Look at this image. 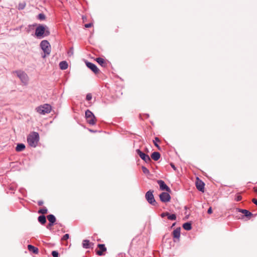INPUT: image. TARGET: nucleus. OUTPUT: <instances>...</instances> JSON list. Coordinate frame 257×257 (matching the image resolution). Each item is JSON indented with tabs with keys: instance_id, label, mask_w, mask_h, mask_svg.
Here are the masks:
<instances>
[{
	"instance_id": "obj_17",
	"label": "nucleus",
	"mask_w": 257,
	"mask_h": 257,
	"mask_svg": "<svg viewBox=\"0 0 257 257\" xmlns=\"http://www.w3.org/2000/svg\"><path fill=\"white\" fill-rule=\"evenodd\" d=\"M173 235L174 238L179 239L180 236V228L175 229L173 232Z\"/></svg>"
},
{
	"instance_id": "obj_42",
	"label": "nucleus",
	"mask_w": 257,
	"mask_h": 257,
	"mask_svg": "<svg viewBox=\"0 0 257 257\" xmlns=\"http://www.w3.org/2000/svg\"><path fill=\"white\" fill-rule=\"evenodd\" d=\"M252 201L257 205V199L253 198L252 199Z\"/></svg>"
},
{
	"instance_id": "obj_34",
	"label": "nucleus",
	"mask_w": 257,
	"mask_h": 257,
	"mask_svg": "<svg viewBox=\"0 0 257 257\" xmlns=\"http://www.w3.org/2000/svg\"><path fill=\"white\" fill-rule=\"evenodd\" d=\"M241 199H242V197L240 195H238L236 196L235 200L236 201H239L241 200Z\"/></svg>"
},
{
	"instance_id": "obj_36",
	"label": "nucleus",
	"mask_w": 257,
	"mask_h": 257,
	"mask_svg": "<svg viewBox=\"0 0 257 257\" xmlns=\"http://www.w3.org/2000/svg\"><path fill=\"white\" fill-rule=\"evenodd\" d=\"M53 225V224L49 223V224L47 225L46 227L47 229L51 230L52 226Z\"/></svg>"
},
{
	"instance_id": "obj_1",
	"label": "nucleus",
	"mask_w": 257,
	"mask_h": 257,
	"mask_svg": "<svg viewBox=\"0 0 257 257\" xmlns=\"http://www.w3.org/2000/svg\"><path fill=\"white\" fill-rule=\"evenodd\" d=\"M39 141V135L37 132H33L30 133L27 137V142L29 146L35 148Z\"/></svg>"
},
{
	"instance_id": "obj_40",
	"label": "nucleus",
	"mask_w": 257,
	"mask_h": 257,
	"mask_svg": "<svg viewBox=\"0 0 257 257\" xmlns=\"http://www.w3.org/2000/svg\"><path fill=\"white\" fill-rule=\"evenodd\" d=\"M77 114H74V118H75V119H76V120H77V121H78V122L79 123V120H78V117Z\"/></svg>"
},
{
	"instance_id": "obj_22",
	"label": "nucleus",
	"mask_w": 257,
	"mask_h": 257,
	"mask_svg": "<svg viewBox=\"0 0 257 257\" xmlns=\"http://www.w3.org/2000/svg\"><path fill=\"white\" fill-rule=\"evenodd\" d=\"M28 248L30 251H33L35 253H38V249L32 245H28Z\"/></svg>"
},
{
	"instance_id": "obj_25",
	"label": "nucleus",
	"mask_w": 257,
	"mask_h": 257,
	"mask_svg": "<svg viewBox=\"0 0 257 257\" xmlns=\"http://www.w3.org/2000/svg\"><path fill=\"white\" fill-rule=\"evenodd\" d=\"M240 212L244 214L246 217L251 216L252 215V214L250 212L245 209H241L240 210Z\"/></svg>"
},
{
	"instance_id": "obj_2",
	"label": "nucleus",
	"mask_w": 257,
	"mask_h": 257,
	"mask_svg": "<svg viewBox=\"0 0 257 257\" xmlns=\"http://www.w3.org/2000/svg\"><path fill=\"white\" fill-rule=\"evenodd\" d=\"M48 28L46 26L39 25L36 29L35 35L38 38H42L44 37V35L48 36L50 32Z\"/></svg>"
},
{
	"instance_id": "obj_16",
	"label": "nucleus",
	"mask_w": 257,
	"mask_h": 257,
	"mask_svg": "<svg viewBox=\"0 0 257 257\" xmlns=\"http://www.w3.org/2000/svg\"><path fill=\"white\" fill-rule=\"evenodd\" d=\"M95 60L97 61V62L102 67H106L107 65V63L105 61V60L102 58H97Z\"/></svg>"
},
{
	"instance_id": "obj_6",
	"label": "nucleus",
	"mask_w": 257,
	"mask_h": 257,
	"mask_svg": "<svg viewBox=\"0 0 257 257\" xmlns=\"http://www.w3.org/2000/svg\"><path fill=\"white\" fill-rule=\"evenodd\" d=\"M85 118L86 121L90 124L93 125L95 123L96 119L95 116L93 113L89 110H87L85 112Z\"/></svg>"
},
{
	"instance_id": "obj_8",
	"label": "nucleus",
	"mask_w": 257,
	"mask_h": 257,
	"mask_svg": "<svg viewBox=\"0 0 257 257\" xmlns=\"http://www.w3.org/2000/svg\"><path fill=\"white\" fill-rule=\"evenodd\" d=\"M137 154L139 155L140 157L147 163H150L151 162V159L149 155H146L144 153L138 149L136 150Z\"/></svg>"
},
{
	"instance_id": "obj_18",
	"label": "nucleus",
	"mask_w": 257,
	"mask_h": 257,
	"mask_svg": "<svg viewBox=\"0 0 257 257\" xmlns=\"http://www.w3.org/2000/svg\"><path fill=\"white\" fill-rule=\"evenodd\" d=\"M160 154L159 152H153L151 155V158L154 161H158L160 158Z\"/></svg>"
},
{
	"instance_id": "obj_21",
	"label": "nucleus",
	"mask_w": 257,
	"mask_h": 257,
	"mask_svg": "<svg viewBox=\"0 0 257 257\" xmlns=\"http://www.w3.org/2000/svg\"><path fill=\"white\" fill-rule=\"evenodd\" d=\"M25 146L23 144H18L16 148V150L17 152H21L24 150Z\"/></svg>"
},
{
	"instance_id": "obj_30",
	"label": "nucleus",
	"mask_w": 257,
	"mask_h": 257,
	"mask_svg": "<svg viewBox=\"0 0 257 257\" xmlns=\"http://www.w3.org/2000/svg\"><path fill=\"white\" fill-rule=\"evenodd\" d=\"M38 18L40 20H43L45 19V15L43 14H40L38 15Z\"/></svg>"
},
{
	"instance_id": "obj_23",
	"label": "nucleus",
	"mask_w": 257,
	"mask_h": 257,
	"mask_svg": "<svg viewBox=\"0 0 257 257\" xmlns=\"http://www.w3.org/2000/svg\"><path fill=\"white\" fill-rule=\"evenodd\" d=\"M38 221L42 224H44L46 222V219L44 215H41L38 217Z\"/></svg>"
},
{
	"instance_id": "obj_26",
	"label": "nucleus",
	"mask_w": 257,
	"mask_h": 257,
	"mask_svg": "<svg viewBox=\"0 0 257 257\" xmlns=\"http://www.w3.org/2000/svg\"><path fill=\"white\" fill-rule=\"evenodd\" d=\"M47 212H48V210L46 207H43V208L39 209L38 211V213L39 214H46V213H47Z\"/></svg>"
},
{
	"instance_id": "obj_29",
	"label": "nucleus",
	"mask_w": 257,
	"mask_h": 257,
	"mask_svg": "<svg viewBox=\"0 0 257 257\" xmlns=\"http://www.w3.org/2000/svg\"><path fill=\"white\" fill-rule=\"evenodd\" d=\"M25 6H26V4L25 3L20 4L19 5V9L23 10L25 8Z\"/></svg>"
},
{
	"instance_id": "obj_39",
	"label": "nucleus",
	"mask_w": 257,
	"mask_h": 257,
	"mask_svg": "<svg viewBox=\"0 0 257 257\" xmlns=\"http://www.w3.org/2000/svg\"><path fill=\"white\" fill-rule=\"evenodd\" d=\"M208 213L211 214L212 213V210L211 207L209 208L207 211Z\"/></svg>"
},
{
	"instance_id": "obj_32",
	"label": "nucleus",
	"mask_w": 257,
	"mask_h": 257,
	"mask_svg": "<svg viewBox=\"0 0 257 257\" xmlns=\"http://www.w3.org/2000/svg\"><path fill=\"white\" fill-rule=\"evenodd\" d=\"M58 252L57 251H53L52 255L53 257H58Z\"/></svg>"
},
{
	"instance_id": "obj_13",
	"label": "nucleus",
	"mask_w": 257,
	"mask_h": 257,
	"mask_svg": "<svg viewBox=\"0 0 257 257\" xmlns=\"http://www.w3.org/2000/svg\"><path fill=\"white\" fill-rule=\"evenodd\" d=\"M162 217H164L165 216H167L168 217V219L171 220H175L176 219V216L174 214H170L169 213L166 212L162 213L161 215Z\"/></svg>"
},
{
	"instance_id": "obj_5",
	"label": "nucleus",
	"mask_w": 257,
	"mask_h": 257,
	"mask_svg": "<svg viewBox=\"0 0 257 257\" xmlns=\"http://www.w3.org/2000/svg\"><path fill=\"white\" fill-rule=\"evenodd\" d=\"M40 47L44 53L45 54L43 57H45L46 55H49L51 52V46L47 40H43L40 43Z\"/></svg>"
},
{
	"instance_id": "obj_10",
	"label": "nucleus",
	"mask_w": 257,
	"mask_h": 257,
	"mask_svg": "<svg viewBox=\"0 0 257 257\" xmlns=\"http://www.w3.org/2000/svg\"><path fill=\"white\" fill-rule=\"evenodd\" d=\"M85 62L87 67L91 69L95 74H98L99 73V70L95 64L89 62Z\"/></svg>"
},
{
	"instance_id": "obj_41",
	"label": "nucleus",
	"mask_w": 257,
	"mask_h": 257,
	"mask_svg": "<svg viewBox=\"0 0 257 257\" xmlns=\"http://www.w3.org/2000/svg\"><path fill=\"white\" fill-rule=\"evenodd\" d=\"M170 165L174 170H176V168L173 163H171Z\"/></svg>"
},
{
	"instance_id": "obj_14",
	"label": "nucleus",
	"mask_w": 257,
	"mask_h": 257,
	"mask_svg": "<svg viewBox=\"0 0 257 257\" xmlns=\"http://www.w3.org/2000/svg\"><path fill=\"white\" fill-rule=\"evenodd\" d=\"M98 247L99 248V250L96 251V253L98 255H102L103 254V252L106 250V248L104 244H98Z\"/></svg>"
},
{
	"instance_id": "obj_15",
	"label": "nucleus",
	"mask_w": 257,
	"mask_h": 257,
	"mask_svg": "<svg viewBox=\"0 0 257 257\" xmlns=\"http://www.w3.org/2000/svg\"><path fill=\"white\" fill-rule=\"evenodd\" d=\"M93 243L90 242L88 240H84L82 242V246L85 248H92Z\"/></svg>"
},
{
	"instance_id": "obj_19",
	"label": "nucleus",
	"mask_w": 257,
	"mask_h": 257,
	"mask_svg": "<svg viewBox=\"0 0 257 257\" xmlns=\"http://www.w3.org/2000/svg\"><path fill=\"white\" fill-rule=\"evenodd\" d=\"M59 67L61 70H65L68 68V64L66 61H63L60 62Z\"/></svg>"
},
{
	"instance_id": "obj_35",
	"label": "nucleus",
	"mask_w": 257,
	"mask_h": 257,
	"mask_svg": "<svg viewBox=\"0 0 257 257\" xmlns=\"http://www.w3.org/2000/svg\"><path fill=\"white\" fill-rule=\"evenodd\" d=\"M73 55V49L71 48L68 52V55L71 56Z\"/></svg>"
},
{
	"instance_id": "obj_37",
	"label": "nucleus",
	"mask_w": 257,
	"mask_h": 257,
	"mask_svg": "<svg viewBox=\"0 0 257 257\" xmlns=\"http://www.w3.org/2000/svg\"><path fill=\"white\" fill-rule=\"evenodd\" d=\"M92 26V23L87 24H85L84 25L85 27L86 28L91 27Z\"/></svg>"
},
{
	"instance_id": "obj_20",
	"label": "nucleus",
	"mask_w": 257,
	"mask_h": 257,
	"mask_svg": "<svg viewBox=\"0 0 257 257\" xmlns=\"http://www.w3.org/2000/svg\"><path fill=\"white\" fill-rule=\"evenodd\" d=\"M47 217L49 221V223H52L53 224L56 220V217L53 214H49L47 216Z\"/></svg>"
},
{
	"instance_id": "obj_33",
	"label": "nucleus",
	"mask_w": 257,
	"mask_h": 257,
	"mask_svg": "<svg viewBox=\"0 0 257 257\" xmlns=\"http://www.w3.org/2000/svg\"><path fill=\"white\" fill-rule=\"evenodd\" d=\"M69 234H65L62 237V239L63 240H66L69 238Z\"/></svg>"
},
{
	"instance_id": "obj_44",
	"label": "nucleus",
	"mask_w": 257,
	"mask_h": 257,
	"mask_svg": "<svg viewBox=\"0 0 257 257\" xmlns=\"http://www.w3.org/2000/svg\"><path fill=\"white\" fill-rule=\"evenodd\" d=\"M254 191L257 193V188H254Z\"/></svg>"
},
{
	"instance_id": "obj_7",
	"label": "nucleus",
	"mask_w": 257,
	"mask_h": 257,
	"mask_svg": "<svg viewBox=\"0 0 257 257\" xmlns=\"http://www.w3.org/2000/svg\"><path fill=\"white\" fill-rule=\"evenodd\" d=\"M153 192L154 191L153 190L148 191L146 194L145 197L150 204L155 205L157 202L154 198Z\"/></svg>"
},
{
	"instance_id": "obj_27",
	"label": "nucleus",
	"mask_w": 257,
	"mask_h": 257,
	"mask_svg": "<svg viewBox=\"0 0 257 257\" xmlns=\"http://www.w3.org/2000/svg\"><path fill=\"white\" fill-rule=\"evenodd\" d=\"M154 142V145L158 148V149L159 150L160 149V148L159 147V146L158 145V144H157V142H160V140L157 137H156L155 138V140L153 141Z\"/></svg>"
},
{
	"instance_id": "obj_4",
	"label": "nucleus",
	"mask_w": 257,
	"mask_h": 257,
	"mask_svg": "<svg viewBox=\"0 0 257 257\" xmlns=\"http://www.w3.org/2000/svg\"><path fill=\"white\" fill-rule=\"evenodd\" d=\"M14 73H16L17 76L20 78L21 82L25 85H27L29 81V77L28 75L23 71L18 70L15 71Z\"/></svg>"
},
{
	"instance_id": "obj_28",
	"label": "nucleus",
	"mask_w": 257,
	"mask_h": 257,
	"mask_svg": "<svg viewBox=\"0 0 257 257\" xmlns=\"http://www.w3.org/2000/svg\"><path fill=\"white\" fill-rule=\"evenodd\" d=\"M142 170H143V172H144V173H145L146 174H148L149 173V170L145 167H142Z\"/></svg>"
},
{
	"instance_id": "obj_3",
	"label": "nucleus",
	"mask_w": 257,
	"mask_h": 257,
	"mask_svg": "<svg viewBox=\"0 0 257 257\" xmlns=\"http://www.w3.org/2000/svg\"><path fill=\"white\" fill-rule=\"evenodd\" d=\"M52 109L51 106L49 104H44L37 107L36 111L40 114L45 115L51 112Z\"/></svg>"
},
{
	"instance_id": "obj_24",
	"label": "nucleus",
	"mask_w": 257,
	"mask_h": 257,
	"mask_svg": "<svg viewBox=\"0 0 257 257\" xmlns=\"http://www.w3.org/2000/svg\"><path fill=\"white\" fill-rule=\"evenodd\" d=\"M183 227L184 229L186 230H190L192 228L191 224L189 222L185 223L183 225Z\"/></svg>"
},
{
	"instance_id": "obj_9",
	"label": "nucleus",
	"mask_w": 257,
	"mask_h": 257,
	"mask_svg": "<svg viewBox=\"0 0 257 257\" xmlns=\"http://www.w3.org/2000/svg\"><path fill=\"white\" fill-rule=\"evenodd\" d=\"M159 197L163 202H169L171 199V196L168 192H162L160 194Z\"/></svg>"
},
{
	"instance_id": "obj_31",
	"label": "nucleus",
	"mask_w": 257,
	"mask_h": 257,
	"mask_svg": "<svg viewBox=\"0 0 257 257\" xmlns=\"http://www.w3.org/2000/svg\"><path fill=\"white\" fill-rule=\"evenodd\" d=\"M86 99L87 101H89L92 99V94L91 93H88L86 95Z\"/></svg>"
},
{
	"instance_id": "obj_11",
	"label": "nucleus",
	"mask_w": 257,
	"mask_h": 257,
	"mask_svg": "<svg viewBox=\"0 0 257 257\" xmlns=\"http://www.w3.org/2000/svg\"><path fill=\"white\" fill-rule=\"evenodd\" d=\"M157 183L160 186V188L161 190H166L168 192H171L170 188L165 184L163 180H158Z\"/></svg>"
},
{
	"instance_id": "obj_12",
	"label": "nucleus",
	"mask_w": 257,
	"mask_h": 257,
	"mask_svg": "<svg viewBox=\"0 0 257 257\" xmlns=\"http://www.w3.org/2000/svg\"><path fill=\"white\" fill-rule=\"evenodd\" d=\"M196 186L197 189L202 192L204 191V183L198 178H197L196 182Z\"/></svg>"
},
{
	"instance_id": "obj_38",
	"label": "nucleus",
	"mask_w": 257,
	"mask_h": 257,
	"mask_svg": "<svg viewBox=\"0 0 257 257\" xmlns=\"http://www.w3.org/2000/svg\"><path fill=\"white\" fill-rule=\"evenodd\" d=\"M38 205L39 206H41L43 204V201L42 200H39L38 202Z\"/></svg>"
},
{
	"instance_id": "obj_43",
	"label": "nucleus",
	"mask_w": 257,
	"mask_h": 257,
	"mask_svg": "<svg viewBox=\"0 0 257 257\" xmlns=\"http://www.w3.org/2000/svg\"><path fill=\"white\" fill-rule=\"evenodd\" d=\"M56 224L57 225L58 227L59 226L60 227H62L63 226L61 223H56Z\"/></svg>"
}]
</instances>
